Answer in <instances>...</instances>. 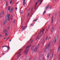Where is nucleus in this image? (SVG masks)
I'll list each match as a JSON object with an SVG mask.
<instances>
[{"label": "nucleus", "instance_id": "a211bd4d", "mask_svg": "<svg viewBox=\"0 0 60 60\" xmlns=\"http://www.w3.org/2000/svg\"><path fill=\"white\" fill-rule=\"evenodd\" d=\"M48 50L49 51L50 50V46H49V47H48Z\"/></svg>", "mask_w": 60, "mask_h": 60}, {"label": "nucleus", "instance_id": "5fc2aeb1", "mask_svg": "<svg viewBox=\"0 0 60 60\" xmlns=\"http://www.w3.org/2000/svg\"><path fill=\"white\" fill-rule=\"evenodd\" d=\"M2 37V35H1V34H0V37Z\"/></svg>", "mask_w": 60, "mask_h": 60}, {"label": "nucleus", "instance_id": "9d476101", "mask_svg": "<svg viewBox=\"0 0 60 60\" xmlns=\"http://www.w3.org/2000/svg\"><path fill=\"white\" fill-rule=\"evenodd\" d=\"M49 56H50V54L49 53H48V54H47V59L49 58Z\"/></svg>", "mask_w": 60, "mask_h": 60}, {"label": "nucleus", "instance_id": "ea45409f", "mask_svg": "<svg viewBox=\"0 0 60 60\" xmlns=\"http://www.w3.org/2000/svg\"><path fill=\"white\" fill-rule=\"evenodd\" d=\"M51 39V37H49L48 38V39Z\"/></svg>", "mask_w": 60, "mask_h": 60}, {"label": "nucleus", "instance_id": "bf43d9fd", "mask_svg": "<svg viewBox=\"0 0 60 60\" xmlns=\"http://www.w3.org/2000/svg\"><path fill=\"white\" fill-rule=\"evenodd\" d=\"M8 38L6 39V40H8Z\"/></svg>", "mask_w": 60, "mask_h": 60}, {"label": "nucleus", "instance_id": "2f4dec72", "mask_svg": "<svg viewBox=\"0 0 60 60\" xmlns=\"http://www.w3.org/2000/svg\"><path fill=\"white\" fill-rule=\"evenodd\" d=\"M6 6H7V5H8V3L7 2H6Z\"/></svg>", "mask_w": 60, "mask_h": 60}, {"label": "nucleus", "instance_id": "6e6552de", "mask_svg": "<svg viewBox=\"0 0 60 60\" xmlns=\"http://www.w3.org/2000/svg\"><path fill=\"white\" fill-rule=\"evenodd\" d=\"M19 54V55L18 56L17 58L18 59V58H19V56H20L21 55V53H20V52H18L17 53V54Z\"/></svg>", "mask_w": 60, "mask_h": 60}, {"label": "nucleus", "instance_id": "412c9836", "mask_svg": "<svg viewBox=\"0 0 60 60\" xmlns=\"http://www.w3.org/2000/svg\"><path fill=\"white\" fill-rule=\"evenodd\" d=\"M34 46H32L31 48V49L32 50L33 49H34Z\"/></svg>", "mask_w": 60, "mask_h": 60}, {"label": "nucleus", "instance_id": "0e129e2a", "mask_svg": "<svg viewBox=\"0 0 60 60\" xmlns=\"http://www.w3.org/2000/svg\"><path fill=\"white\" fill-rule=\"evenodd\" d=\"M12 39H11V40L10 41H10H11V40Z\"/></svg>", "mask_w": 60, "mask_h": 60}, {"label": "nucleus", "instance_id": "4c0bfd02", "mask_svg": "<svg viewBox=\"0 0 60 60\" xmlns=\"http://www.w3.org/2000/svg\"><path fill=\"white\" fill-rule=\"evenodd\" d=\"M12 2V0H11V2H10V4H11V3Z\"/></svg>", "mask_w": 60, "mask_h": 60}, {"label": "nucleus", "instance_id": "a18cd8bd", "mask_svg": "<svg viewBox=\"0 0 60 60\" xmlns=\"http://www.w3.org/2000/svg\"><path fill=\"white\" fill-rule=\"evenodd\" d=\"M30 14L29 13H28V17L29 16V15Z\"/></svg>", "mask_w": 60, "mask_h": 60}, {"label": "nucleus", "instance_id": "79ce46f5", "mask_svg": "<svg viewBox=\"0 0 60 60\" xmlns=\"http://www.w3.org/2000/svg\"><path fill=\"white\" fill-rule=\"evenodd\" d=\"M36 5H35V9H36Z\"/></svg>", "mask_w": 60, "mask_h": 60}, {"label": "nucleus", "instance_id": "4468645a", "mask_svg": "<svg viewBox=\"0 0 60 60\" xmlns=\"http://www.w3.org/2000/svg\"><path fill=\"white\" fill-rule=\"evenodd\" d=\"M40 45L39 44H38L37 46V47L36 48V49H37V50L38 49V48H39V46Z\"/></svg>", "mask_w": 60, "mask_h": 60}, {"label": "nucleus", "instance_id": "37998d69", "mask_svg": "<svg viewBox=\"0 0 60 60\" xmlns=\"http://www.w3.org/2000/svg\"><path fill=\"white\" fill-rule=\"evenodd\" d=\"M37 2L36 3V4H35V5H37Z\"/></svg>", "mask_w": 60, "mask_h": 60}, {"label": "nucleus", "instance_id": "e433bc0d", "mask_svg": "<svg viewBox=\"0 0 60 60\" xmlns=\"http://www.w3.org/2000/svg\"><path fill=\"white\" fill-rule=\"evenodd\" d=\"M26 0H23V2H26Z\"/></svg>", "mask_w": 60, "mask_h": 60}, {"label": "nucleus", "instance_id": "bb28decb", "mask_svg": "<svg viewBox=\"0 0 60 60\" xmlns=\"http://www.w3.org/2000/svg\"><path fill=\"white\" fill-rule=\"evenodd\" d=\"M7 47H8V50H9V49H10V47H9L8 46H7Z\"/></svg>", "mask_w": 60, "mask_h": 60}, {"label": "nucleus", "instance_id": "7c9ffc66", "mask_svg": "<svg viewBox=\"0 0 60 60\" xmlns=\"http://www.w3.org/2000/svg\"><path fill=\"white\" fill-rule=\"evenodd\" d=\"M33 8H31V11H30L31 12H32V10H33Z\"/></svg>", "mask_w": 60, "mask_h": 60}, {"label": "nucleus", "instance_id": "f03ea898", "mask_svg": "<svg viewBox=\"0 0 60 60\" xmlns=\"http://www.w3.org/2000/svg\"><path fill=\"white\" fill-rule=\"evenodd\" d=\"M32 46V44H30L29 46H28L26 48V50L24 52V53L26 55H27L28 52V51H29V48Z\"/></svg>", "mask_w": 60, "mask_h": 60}, {"label": "nucleus", "instance_id": "c85d7f7f", "mask_svg": "<svg viewBox=\"0 0 60 60\" xmlns=\"http://www.w3.org/2000/svg\"><path fill=\"white\" fill-rule=\"evenodd\" d=\"M42 0H40V4H41V3H42Z\"/></svg>", "mask_w": 60, "mask_h": 60}, {"label": "nucleus", "instance_id": "69168bd1", "mask_svg": "<svg viewBox=\"0 0 60 60\" xmlns=\"http://www.w3.org/2000/svg\"><path fill=\"white\" fill-rule=\"evenodd\" d=\"M32 41V39H31L30 40V41Z\"/></svg>", "mask_w": 60, "mask_h": 60}, {"label": "nucleus", "instance_id": "3c124183", "mask_svg": "<svg viewBox=\"0 0 60 60\" xmlns=\"http://www.w3.org/2000/svg\"><path fill=\"white\" fill-rule=\"evenodd\" d=\"M31 60V58H30L29 59V60Z\"/></svg>", "mask_w": 60, "mask_h": 60}, {"label": "nucleus", "instance_id": "72a5a7b5", "mask_svg": "<svg viewBox=\"0 0 60 60\" xmlns=\"http://www.w3.org/2000/svg\"><path fill=\"white\" fill-rule=\"evenodd\" d=\"M8 17H10V14H8Z\"/></svg>", "mask_w": 60, "mask_h": 60}, {"label": "nucleus", "instance_id": "603ef678", "mask_svg": "<svg viewBox=\"0 0 60 60\" xmlns=\"http://www.w3.org/2000/svg\"><path fill=\"white\" fill-rule=\"evenodd\" d=\"M12 15H11V18H12Z\"/></svg>", "mask_w": 60, "mask_h": 60}, {"label": "nucleus", "instance_id": "dca6fc26", "mask_svg": "<svg viewBox=\"0 0 60 60\" xmlns=\"http://www.w3.org/2000/svg\"><path fill=\"white\" fill-rule=\"evenodd\" d=\"M53 53H52L51 57V59H52L53 58Z\"/></svg>", "mask_w": 60, "mask_h": 60}, {"label": "nucleus", "instance_id": "ddd939ff", "mask_svg": "<svg viewBox=\"0 0 60 60\" xmlns=\"http://www.w3.org/2000/svg\"><path fill=\"white\" fill-rule=\"evenodd\" d=\"M53 16H52V24H53V22H54V21L53 20Z\"/></svg>", "mask_w": 60, "mask_h": 60}, {"label": "nucleus", "instance_id": "c756f323", "mask_svg": "<svg viewBox=\"0 0 60 60\" xmlns=\"http://www.w3.org/2000/svg\"><path fill=\"white\" fill-rule=\"evenodd\" d=\"M45 12H46V11L45 10L43 12V15H44V14H45Z\"/></svg>", "mask_w": 60, "mask_h": 60}, {"label": "nucleus", "instance_id": "8fccbe9b", "mask_svg": "<svg viewBox=\"0 0 60 60\" xmlns=\"http://www.w3.org/2000/svg\"><path fill=\"white\" fill-rule=\"evenodd\" d=\"M30 9H31V8H30L29 9V11H30Z\"/></svg>", "mask_w": 60, "mask_h": 60}, {"label": "nucleus", "instance_id": "0eeeda50", "mask_svg": "<svg viewBox=\"0 0 60 60\" xmlns=\"http://www.w3.org/2000/svg\"><path fill=\"white\" fill-rule=\"evenodd\" d=\"M27 27V26H26L24 27V28H23V26H22V31H23V30H24L25 29H26V28Z\"/></svg>", "mask_w": 60, "mask_h": 60}, {"label": "nucleus", "instance_id": "20e7f679", "mask_svg": "<svg viewBox=\"0 0 60 60\" xmlns=\"http://www.w3.org/2000/svg\"><path fill=\"white\" fill-rule=\"evenodd\" d=\"M50 42L49 43V44L47 45L46 46V47H45V50H46V49H47V48H48V47H49V46L50 45V43H51Z\"/></svg>", "mask_w": 60, "mask_h": 60}, {"label": "nucleus", "instance_id": "13d9d810", "mask_svg": "<svg viewBox=\"0 0 60 60\" xmlns=\"http://www.w3.org/2000/svg\"><path fill=\"white\" fill-rule=\"evenodd\" d=\"M49 8H50V9H51V7H49Z\"/></svg>", "mask_w": 60, "mask_h": 60}, {"label": "nucleus", "instance_id": "49530a36", "mask_svg": "<svg viewBox=\"0 0 60 60\" xmlns=\"http://www.w3.org/2000/svg\"><path fill=\"white\" fill-rule=\"evenodd\" d=\"M6 39V38H5L3 39V40H5V39Z\"/></svg>", "mask_w": 60, "mask_h": 60}, {"label": "nucleus", "instance_id": "39448f33", "mask_svg": "<svg viewBox=\"0 0 60 60\" xmlns=\"http://www.w3.org/2000/svg\"><path fill=\"white\" fill-rule=\"evenodd\" d=\"M4 33H5V36H6L7 35V31H6V29H5L3 31Z\"/></svg>", "mask_w": 60, "mask_h": 60}, {"label": "nucleus", "instance_id": "9b49d317", "mask_svg": "<svg viewBox=\"0 0 60 60\" xmlns=\"http://www.w3.org/2000/svg\"><path fill=\"white\" fill-rule=\"evenodd\" d=\"M45 39V38H43L42 39V41H43V45H44V43L45 42V40H44Z\"/></svg>", "mask_w": 60, "mask_h": 60}, {"label": "nucleus", "instance_id": "393cba45", "mask_svg": "<svg viewBox=\"0 0 60 60\" xmlns=\"http://www.w3.org/2000/svg\"><path fill=\"white\" fill-rule=\"evenodd\" d=\"M60 49V46H59V48H58V51H59Z\"/></svg>", "mask_w": 60, "mask_h": 60}, {"label": "nucleus", "instance_id": "f704fd0d", "mask_svg": "<svg viewBox=\"0 0 60 60\" xmlns=\"http://www.w3.org/2000/svg\"><path fill=\"white\" fill-rule=\"evenodd\" d=\"M48 37L47 36L46 37V38L45 39V40L46 41V40H47V39H48Z\"/></svg>", "mask_w": 60, "mask_h": 60}, {"label": "nucleus", "instance_id": "6e6d98bb", "mask_svg": "<svg viewBox=\"0 0 60 60\" xmlns=\"http://www.w3.org/2000/svg\"><path fill=\"white\" fill-rule=\"evenodd\" d=\"M18 3H19V2H17L16 4H18Z\"/></svg>", "mask_w": 60, "mask_h": 60}, {"label": "nucleus", "instance_id": "4be33fe9", "mask_svg": "<svg viewBox=\"0 0 60 60\" xmlns=\"http://www.w3.org/2000/svg\"><path fill=\"white\" fill-rule=\"evenodd\" d=\"M52 49H51L50 51V53H52Z\"/></svg>", "mask_w": 60, "mask_h": 60}, {"label": "nucleus", "instance_id": "6ab92c4d", "mask_svg": "<svg viewBox=\"0 0 60 60\" xmlns=\"http://www.w3.org/2000/svg\"><path fill=\"white\" fill-rule=\"evenodd\" d=\"M23 4L24 5H25L26 4V2H23Z\"/></svg>", "mask_w": 60, "mask_h": 60}, {"label": "nucleus", "instance_id": "58836bf2", "mask_svg": "<svg viewBox=\"0 0 60 60\" xmlns=\"http://www.w3.org/2000/svg\"><path fill=\"white\" fill-rule=\"evenodd\" d=\"M50 15H51V14H49V17H50Z\"/></svg>", "mask_w": 60, "mask_h": 60}, {"label": "nucleus", "instance_id": "e2e57ef3", "mask_svg": "<svg viewBox=\"0 0 60 60\" xmlns=\"http://www.w3.org/2000/svg\"><path fill=\"white\" fill-rule=\"evenodd\" d=\"M15 9L17 10V8H15Z\"/></svg>", "mask_w": 60, "mask_h": 60}, {"label": "nucleus", "instance_id": "5701e85b", "mask_svg": "<svg viewBox=\"0 0 60 60\" xmlns=\"http://www.w3.org/2000/svg\"><path fill=\"white\" fill-rule=\"evenodd\" d=\"M5 23H6V21H4V24L3 25L4 26V25L5 24Z\"/></svg>", "mask_w": 60, "mask_h": 60}, {"label": "nucleus", "instance_id": "a878e982", "mask_svg": "<svg viewBox=\"0 0 60 60\" xmlns=\"http://www.w3.org/2000/svg\"><path fill=\"white\" fill-rule=\"evenodd\" d=\"M21 14H23V11L22 10L21 11Z\"/></svg>", "mask_w": 60, "mask_h": 60}, {"label": "nucleus", "instance_id": "338daca9", "mask_svg": "<svg viewBox=\"0 0 60 60\" xmlns=\"http://www.w3.org/2000/svg\"><path fill=\"white\" fill-rule=\"evenodd\" d=\"M4 47H5V46H3L2 47L3 48H4Z\"/></svg>", "mask_w": 60, "mask_h": 60}, {"label": "nucleus", "instance_id": "052dcab7", "mask_svg": "<svg viewBox=\"0 0 60 60\" xmlns=\"http://www.w3.org/2000/svg\"><path fill=\"white\" fill-rule=\"evenodd\" d=\"M57 0H55V2H56V1Z\"/></svg>", "mask_w": 60, "mask_h": 60}, {"label": "nucleus", "instance_id": "de8ad7c7", "mask_svg": "<svg viewBox=\"0 0 60 60\" xmlns=\"http://www.w3.org/2000/svg\"><path fill=\"white\" fill-rule=\"evenodd\" d=\"M38 3H39V2H40V0H38Z\"/></svg>", "mask_w": 60, "mask_h": 60}, {"label": "nucleus", "instance_id": "7ed1b4c3", "mask_svg": "<svg viewBox=\"0 0 60 60\" xmlns=\"http://www.w3.org/2000/svg\"><path fill=\"white\" fill-rule=\"evenodd\" d=\"M59 37V35H57L55 37V38L54 39V43H56V41H57V38H58V37Z\"/></svg>", "mask_w": 60, "mask_h": 60}, {"label": "nucleus", "instance_id": "f8f14e48", "mask_svg": "<svg viewBox=\"0 0 60 60\" xmlns=\"http://www.w3.org/2000/svg\"><path fill=\"white\" fill-rule=\"evenodd\" d=\"M54 28L53 27L51 30V33H52L54 31Z\"/></svg>", "mask_w": 60, "mask_h": 60}, {"label": "nucleus", "instance_id": "c9c22d12", "mask_svg": "<svg viewBox=\"0 0 60 60\" xmlns=\"http://www.w3.org/2000/svg\"><path fill=\"white\" fill-rule=\"evenodd\" d=\"M1 13L2 14H4V11H2Z\"/></svg>", "mask_w": 60, "mask_h": 60}, {"label": "nucleus", "instance_id": "09e8293b", "mask_svg": "<svg viewBox=\"0 0 60 60\" xmlns=\"http://www.w3.org/2000/svg\"><path fill=\"white\" fill-rule=\"evenodd\" d=\"M4 54H5V53H3L2 54V55H3H3H4Z\"/></svg>", "mask_w": 60, "mask_h": 60}, {"label": "nucleus", "instance_id": "864d4df0", "mask_svg": "<svg viewBox=\"0 0 60 60\" xmlns=\"http://www.w3.org/2000/svg\"><path fill=\"white\" fill-rule=\"evenodd\" d=\"M45 58H43V60H45Z\"/></svg>", "mask_w": 60, "mask_h": 60}, {"label": "nucleus", "instance_id": "774afa93", "mask_svg": "<svg viewBox=\"0 0 60 60\" xmlns=\"http://www.w3.org/2000/svg\"><path fill=\"white\" fill-rule=\"evenodd\" d=\"M9 38H10V37H9L8 38V39H9Z\"/></svg>", "mask_w": 60, "mask_h": 60}, {"label": "nucleus", "instance_id": "a19ab883", "mask_svg": "<svg viewBox=\"0 0 60 60\" xmlns=\"http://www.w3.org/2000/svg\"><path fill=\"white\" fill-rule=\"evenodd\" d=\"M10 17H8V20H10Z\"/></svg>", "mask_w": 60, "mask_h": 60}, {"label": "nucleus", "instance_id": "aec40b11", "mask_svg": "<svg viewBox=\"0 0 60 60\" xmlns=\"http://www.w3.org/2000/svg\"><path fill=\"white\" fill-rule=\"evenodd\" d=\"M38 19H35L34 20V21H33V22H34L35 21H36Z\"/></svg>", "mask_w": 60, "mask_h": 60}, {"label": "nucleus", "instance_id": "4d7b16f0", "mask_svg": "<svg viewBox=\"0 0 60 60\" xmlns=\"http://www.w3.org/2000/svg\"><path fill=\"white\" fill-rule=\"evenodd\" d=\"M8 29H9V27H8Z\"/></svg>", "mask_w": 60, "mask_h": 60}, {"label": "nucleus", "instance_id": "f3484780", "mask_svg": "<svg viewBox=\"0 0 60 60\" xmlns=\"http://www.w3.org/2000/svg\"><path fill=\"white\" fill-rule=\"evenodd\" d=\"M13 8H11V10H10V12H12V11H13Z\"/></svg>", "mask_w": 60, "mask_h": 60}, {"label": "nucleus", "instance_id": "c03bdc74", "mask_svg": "<svg viewBox=\"0 0 60 60\" xmlns=\"http://www.w3.org/2000/svg\"><path fill=\"white\" fill-rule=\"evenodd\" d=\"M33 41H34V40H32V41L31 42V43H32Z\"/></svg>", "mask_w": 60, "mask_h": 60}, {"label": "nucleus", "instance_id": "cd10ccee", "mask_svg": "<svg viewBox=\"0 0 60 60\" xmlns=\"http://www.w3.org/2000/svg\"><path fill=\"white\" fill-rule=\"evenodd\" d=\"M33 25L34 24H33L32 23L30 25V26H34Z\"/></svg>", "mask_w": 60, "mask_h": 60}, {"label": "nucleus", "instance_id": "f257e3e1", "mask_svg": "<svg viewBox=\"0 0 60 60\" xmlns=\"http://www.w3.org/2000/svg\"><path fill=\"white\" fill-rule=\"evenodd\" d=\"M44 31H45V28H43V29L42 30H41V31H40V33L38 34V35L37 36V38L36 39V40H37V39L38 40L40 37H41V35H40V34H41V33L42 32L43 34H42H42H43L44 33Z\"/></svg>", "mask_w": 60, "mask_h": 60}, {"label": "nucleus", "instance_id": "1a4fd4ad", "mask_svg": "<svg viewBox=\"0 0 60 60\" xmlns=\"http://www.w3.org/2000/svg\"><path fill=\"white\" fill-rule=\"evenodd\" d=\"M49 6H47L45 8V10H48V9H49Z\"/></svg>", "mask_w": 60, "mask_h": 60}, {"label": "nucleus", "instance_id": "2eb2a0df", "mask_svg": "<svg viewBox=\"0 0 60 60\" xmlns=\"http://www.w3.org/2000/svg\"><path fill=\"white\" fill-rule=\"evenodd\" d=\"M49 27H50V25H49L47 27V28L46 31H48V30H49Z\"/></svg>", "mask_w": 60, "mask_h": 60}, {"label": "nucleus", "instance_id": "423d86ee", "mask_svg": "<svg viewBox=\"0 0 60 60\" xmlns=\"http://www.w3.org/2000/svg\"><path fill=\"white\" fill-rule=\"evenodd\" d=\"M37 49H34L33 51V53L35 52V53H36L37 51Z\"/></svg>", "mask_w": 60, "mask_h": 60}, {"label": "nucleus", "instance_id": "b1692460", "mask_svg": "<svg viewBox=\"0 0 60 60\" xmlns=\"http://www.w3.org/2000/svg\"><path fill=\"white\" fill-rule=\"evenodd\" d=\"M11 8V7L10 6H9L8 7V11H10V8Z\"/></svg>", "mask_w": 60, "mask_h": 60}, {"label": "nucleus", "instance_id": "473e14b6", "mask_svg": "<svg viewBox=\"0 0 60 60\" xmlns=\"http://www.w3.org/2000/svg\"><path fill=\"white\" fill-rule=\"evenodd\" d=\"M15 22V20H14V21H13V23H14Z\"/></svg>", "mask_w": 60, "mask_h": 60}, {"label": "nucleus", "instance_id": "680f3d73", "mask_svg": "<svg viewBox=\"0 0 60 60\" xmlns=\"http://www.w3.org/2000/svg\"><path fill=\"white\" fill-rule=\"evenodd\" d=\"M12 18H11V20H12Z\"/></svg>", "mask_w": 60, "mask_h": 60}]
</instances>
